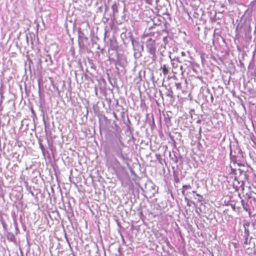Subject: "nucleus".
Listing matches in <instances>:
<instances>
[{
	"instance_id": "4be33fe9",
	"label": "nucleus",
	"mask_w": 256,
	"mask_h": 256,
	"mask_svg": "<svg viewBox=\"0 0 256 256\" xmlns=\"http://www.w3.org/2000/svg\"><path fill=\"white\" fill-rule=\"evenodd\" d=\"M132 44H133V45L134 44V41H133V40H132Z\"/></svg>"
},
{
	"instance_id": "dca6fc26",
	"label": "nucleus",
	"mask_w": 256,
	"mask_h": 256,
	"mask_svg": "<svg viewBox=\"0 0 256 256\" xmlns=\"http://www.w3.org/2000/svg\"><path fill=\"white\" fill-rule=\"evenodd\" d=\"M196 212L198 214V215L200 214L199 210H198L197 209L196 210Z\"/></svg>"
},
{
	"instance_id": "1a4fd4ad",
	"label": "nucleus",
	"mask_w": 256,
	"mask_h": 256,
	"mask_svg": "<svg viewBox=\"0 0 256 256\" xmlns=\"http://www.w3.org/2000/svg\"><path fill=\"white\" fill-rule=\"evenodd\" d=\"M112 10L114 14L115 13H116L118 12V6L116 3L114 4L112 6Z\"/></svg>"
},
{
	"instance_id": "423d86ee",
	"label": "nucleus",
	"mask_w": 256,
	"mask_h": 256,
	"mask_svg": "<svg viewBox=\"0 0 256 256\" xmlns=\"http://www.w3.org/2000/svg\"><path fill=\"white\" fill-rule=\"evenodd\" d=\"M242 204V206L243 208L246 211L250 212V206L247 202H244V200H241Z\"/></svg>"
},
{
	"instance_id": "39448f33",
	"label": "nucleus",
	"mask_w": 256,
	"mask_h": 256,
	"mask_svg": "<svg viewBox=\"0 0 256 256\" xmlns=\"http://www.w3.org/2000/svg\"><path fill=\"white\" fill-rule=\"evenodd\" d=\"M243 226H244V236H246V237L249 236L250 232H249V230L248 228V227L249 226L250 223L246 222V223L244 224Z\"/></svg>"
},
{
	"instance_id": "f257e3e1",
	"label": "nucleus",
	"mask_w": 256,
	"mask_h": 256,
	"mask_svg": "<svg viewBox=\"0 0 256 256\" xmlns=\"http://www.w3.org/2000/svg\"><path fill=\"white\" fill-rule=\"evenodd\" d=\"M125 146L124 142H120L119 146H114L113 148L116 154L124 162H126L128 160V155L127 154L122 152V148Z\"/></svg>"
},
{
	"instance_id": "ddd939ff",
	"label": "nucleus",
	"mask_w": 256,
	"mask_h": 256,
	"mask_svg": "<svg viewBox=\"0 0 256 256\" xmlns=\"http://www.w3.org/2000/svg\"><path fill=\"white\" fill-rule=\"evenodd\" d=\"M176 86L177 88H180V86H181V84H180V83H176Z\"/></svg>"
},
{
	"instance_id": "2eb2a0df",
	"label": "nucleus",
	"mask_w": 256,
	"mask_h": 256,
	"mask_svg": "<svg viewBox=\"0 0 256 256\" xmlns=\"http://www.w3.org/2000/svg\"><path fill=\"white\" fill-rule=\"evenodd\" d=\"M184 200H185V201H186V202H188L190 201V200H188V199L186 196H185V198H184Z\"/></svg>"
},
{
	"instance_id": "412c9836",
	"label": "nucleus",
	"mask_w": 256,
	"mask_h": 256,
	"mask_svg": "<svg viewBox=\"0 0 256 256\" xmlns=\"http://www.w3.org/2000/svg\"><path fill=\"white\" fill-rule=\"evenodd\" d=\"M196 191H194V190L192 191V193H196Z\"/></svg>"
},
{
	"instance_id": "9b49d317",
	"label": "nucleus",
	"mask_w": 256,
	"mask_h": 256,
	"mask_svg": "<svg viewBox=\"0 0 256 256\" xmlns=\"http://www.w3.org/2000/svg\"><path fill=\"white\" fill-rule=\"evenodd\" d=\"M196 196L198 197V202H202L204 200V198L202 195L196 194Z\"/></svg>"
},
{
	"instance_id": "f8f14e48",
	"label": "nucleus",
	"mask_w": 256,
	"mask_h": 256,
	"mask_svg": "<svg viewBox=\"0 0 256 256\" xmlns=\"http://www.w3.org/2000/svg\"><path fill=\"white\" fill-rule=\"evenodd\" d=\"M248 237L249 236H244V245H247L249 244V242H248Z\"/></svg>"
},
{
	"instance_id": "0eeeda50",
	"label": "nucleus",
	"mask_w": 256,
	"mask_h": 256,
	"mask_svg": "<svg viewBox=\"0 0 256 256\" xmlns=\"http://www.w3.org/2000/svg\"><path fill=\"white\" fill-rule=\"evenodd\" d=\"M192 186L190 185H184L182 186V194L184 196H186V190H187L191 189Z\"/></svg>"
},
{
	"instance_id": "a211bd4d",
	"label": "nucleus",
	"mask_w": 256,
	"mask_h": 256,
	"mask_svg": "<svg viewBox=\"0 0 256 256\" xmlns=\"http://www.w3.org/2000/svg\"><path fill=\"white\" fill-rule=\"evenodd\" d=\"M187 205L188 206H190V201L188 202H187Z\"/></svg>"
},
{
	"instance_id": "6e6552de",
	"label": "nucleus",
	"mask_w": 256,
	"mask_h": 256,
	"mask_svg": "<svg viewBox=\"0 0 256 256\" xmlns=\"http://www.w3.org/2000/svg\"><path fill=\"white\" fill-rule=\"evenodd\" d=\"M162 72L164 76H166L168 73V68L166 65L164 64L162 66Z\"/></svg>"
},
{
	"instance_id": "aec40b11",
	"label": "nucleus",
	"mask_w": 256,
	"mask_h": 256,
	"mask_svg": "<svg viewBox=\"0 0 256 256\" xmlns=\"http://www.w3.org/2000/svg\"><path fill=\"white\" fill-rule=\"evenodd\" d=\"M192 203L194 205H195V203L194 202H192Z\"/></svg>"
},
{
	"instance_id": "b1692460",
	"label": "nucleus",
	"mask_w": 256,
	"mask_h": 256,
	"mask_svg": "<svg viewBox=\"0 0 256 256\" xmlns=\"http://www.w3.org/2000/svg\"><path fill=\"white\" fill-rule=\"evenodd\" d=\"M253 200H254V201L256 200V198H253Z\"/></svg>"
},
{
	"instance_id": "393cba45",
	"label": "nucleus",
	"mask_w": 256,
	"mask_h": 256,
	"mask_svg": "<svg viewBox=\"0 0 256 256\" xmlns=\"http://www.w3.org/2000/svg\"><path fill=\"white\" fill-rule=\"evenodd\" d=\"M64 236H65V238H66V233L64 234Z\"/></svg>"
},
{
	"instance_id": "f3484780",
	"label": "nucleus",
	"mask_w": 256,
	"mask_h": 256,
	"mask_svg": "<svg viewBox=\"0 0 256 256\" xmlns=\"http://www.w3.org/2000/svg\"><path fill=\"white\" fill-rule=\"evenodd\" d=\"M146 2L148 4H150V2L152 1V0H146Z\"/></svg>"
},
{
	"instance_id": "5701e85b",
	"label": "nucleus",
	"mask_w": 256,
	"mask_h": 256,
	"mask_svg": "<svg viewBox=\"0 0 256 256\" xmlns=\"http://www.w3.org/2000/svg\"><path fill=\"white\" fill-rule=\"evenodd\" d=\"M114 116L115 117H116V114H114Z\"/></svg>"
},
{
	"instance_id": "9d476101",
	"label": "nucleus",
	"mask_w": 256,
	"mask_h": 256,
	"mask_svg": "<svg viewBox=\"0 0 256 256\" xmlns=\"http://www.w3.org/2000/svg\"><path fill=\"white\" fill-rule=\"evenodd\" d=\"M153 22L154 25H160L161 24V21L158 17L154 18Z\"/></svg>"
},
{
	"instance_id": "20e7f679",
	"label": "nucleus",
	"mask_w": 256,
	"mask_h": 256,
	"mask_svg": "<svg viewBox=\"0 0 256 256\" xmlns=\"http://www.w3.org/2000/svg\"><path fill=\"white\" fill-rule=\"evenodd\" d=\"M122 137L120 134L119 132L116 134L114 137L113 138L112 140V145L113 146H119V144L120 142H123L122 141Z\"/></svg>"
},
{
	"instance_id": "f03ea898",
	"label": "nucleus",
	"mask_w": 256,
	"mask_h": 256,
	"mask_svg": "<svg viewBox=\"0 0 256 256\" xmlns=\"http://www.w3.org/2000/svg\"><path fill=\"white\" fill-rule=\"evenodd\" d=\"M146 48L148 52L152 56V60H155L156 51L155 40L149 38L146 42Z\"/></svg>"
},
{
	"instance_id": "7ed1b4c3",
	"label": "nucleus",
	"mask_w": 256,
	"mask_h": 256,
	"mask_svg": "<svg viewBox=\"0 0 256 256\" xmlns=\"http://www.w3.org/2000/svg\"><path fill=\"white\" fill-rule=\"evenodd\" d=\"M172 72L174 74H177L180 73L182 74L184 73V71L182 70V65L179 64V62L177 61H174V60H172Z\"/></svg>"
},
{
	"instance_id": "6ab92c4d",
	"label": "nucleus",
	"mask_w": 256,
	"mask_h": 256,
	"mask_svg": "<svg viewBox=\"0 0 256 256\" xmlns=\"http://www.w3.org/2000/svg\"><path fill=\"white\" fill-rule=\"evenodd\" d=\"M182 56H184V52H182Z\"/></svg>"
},
{
	"instance_id": "4468645a",
	"label": "nucleus",
	"mask_w": 256,
	"mask_h": 256,
	"mask_svg": "<svg viewBox=\"0 0 256 256\" xmlns=\"http://www.w3.org/2000/svg\"><path fill=\"white\" fill-rule=\"evenodd\" d=\"M172 92H168V94H166V96H168L172 97Z\"/></svg>"
}]
</instances>
